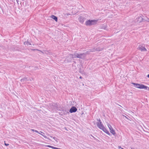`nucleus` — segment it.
Returning a JSON list of instances; mask_svg holds the SVG:
<instances>
[{
    "mask_svg": "<svg viewBox=\"0 0 149 149\" xmlns=\"http://www.w3.org/2000/svg\"><path fill=\"white\" fill-rule=\"evenodd\" d=\"M132 84L135 87L137 88L141 89H144L149 91V87L147 86H145L143 84H137L135 83L132 82Z\"/></svg>",
    "mask_w": 149,
    "mask_h": 149,
    "instance_id": "f257e3e1",
    "label": "nucleus"
},
{
    "mask_svg": "<svg viewBox=\"0 0 149 149\" xmlns=\"http://www.w3.org/2000/svg\"><path fill=\"white\" fill-rule=\"evenodd\" d=\"M98 21V19L96 20H88L86 22L85 24L87 26H90L96 24Z\"/></svg>",
    "mask_w": 149,
    "mask_h": 149,
    "instance_id": "f03ea898",
    "label": "nucleus"
},
{
    "mask_svg": "<svg viewBox=\"0 0 149 149\" xmlns=\"http://www.w3.org/2000/svg\"><path fill=\"white\" fill-rule=\"evenodd\" d=\"M107 125L110 130V132L113 135H115L116 134V132L112 128L111 126L109 123H108Z\"/></svg>",
    "mask_w": 149,
    "mask_h": 149,
    "instance_id": "7ed1b4c3",
    "label": "nucleus"
},
{
    "mask_svg": "<svg viewBox=\"0 0 149 149\" xmlns=\"http://www.w3.org/2000/svg\"><path fill=\"white\" fill-rule=\"evenodd\" d=\"M96 125L97 127L101 130H102L105 127L102 122H97Z\"/></svg>",
    "mask_w": 149,
    "mask_h": 149,
    "instance_id": "20e7f679",
    "label": "nucleus"
},
{
    "mask_svg": "<svg viewBox=\"0 0 149 149\" xmlns=\"http://www.w3.org/2000/svg\"><path fill=\"white\" fill-rule=\"evenodd\" d=\"M77 58L83 59L85 57V54L84 53L81 54L77 53Z\"/></svg>",
    "mask_w": 149,
    "mask_h": 149,
    "instance_id": "39448f33",
    "label": "nucleus"
},
{
    "mask_svg": "<svg viewBox=\"0 0 149 149\" xmlns=\"http://www.w3.org/2000/svg\"><path fill=\"white\" fill-rule=\"evenodd\" d=\"M77 110V109L75 107H72L70 109L69 112L71 113L76 112Z\"/></svg>",
    "mask_w": 149,
    "mask_h": 149,
    "instance_id": "423d86ee",
    "label": "nucleus"
},
{
    "mask_svg": "<svg viewBox=\"0 0 149 149\" xmlns=\"http://www.w3.org/2000/svg\"><path fill=\"white\" fill-rule=\"evenodd\" d=\"M85 19V18L82 16L79 17L78 18L79 22L82 24L84 22Z\"/></svg>",
    "mask_w": 149,
    "mask_h": 149,
    "instance_id": "0eeeda50",
    "label": "nucleus"
},
{
    "mask_svg": "<svg viewBox=\"0 0 149 149\" xmlns=\"http://www.w3.org/2000/svg\"><path fill=\"white\" fill-rule=\"evenodd\" d=\"M138 49L139 50L142 52L147 51L145 47L142 46L139 47L138 48Z\"/></svg>",
    "mask_w": 149,
    "mask_h": 149,
    "instance_id": "6e6552de",
    "label": "nucleus"
},
{
    "mask_svg": "<svg viewBox=\"0 0 149 149\" xmlns=\"http://www.w3.org/2000/svg\"><path fill=\"white\" fill-rule=\"evenodd\" d=\"M136 19H137V21H139L140 22H142L143 20V18L141 16H138Z\"/></svg>",
    "mask_w": 149,
    "mask_h": 149,
    "instance_id": "1a4fd4ad",
    "label": "nucleus"
},
{
    "mask_svg": "<svg viewBox=\"0 0 149 149\" xmlns=\"http://www.w3.org/2000/svg\"><path fill=\"white\" fill-rule=\"evenodd\" d=\"M102 130L108 135H111L110 133L109 132V131L107 130L105 127H104Z\"/></svg>",
    "mask_w": 149,
    "mask_h": 149,
    "instance_id": "9d476101",
    "label": "nucleus"
},
{
    "mask_svg": "<svg viewBox=\"0 0 149 149\" xmlns=\"http://www.w3.org/2000/svg\"><path fill=\"white\" fill-rule=\"evenodd\" d=\"M51 17L56 22H57L58 21L57 17L56 16L54 15H52L51 16Z\"/></svg>",
    "mask_w": 149,
    "mask_h": 149,
    "instance_id": "9b49d317",
    "label": "nucleus"
},
{
    "mask_svg": "<svg viewBox=\"0 0 149 149\" xmlns=\"http://www.w3.org/2000/svg\"><path fill=\"white\" fill-rule=\"evenodd\" d=\"M70 55L71 56L72 58H77V54H70Z\"/></svg>",
    "mask_w": 149,
    "mask_h": 149,
    "instance_id": "f8f14e48",
    "label": "nucleus"
},
{
    "mask_svg": "<svg viewBox=\"0 0 149 149\" xmlns=\"http://www.w3.org/2000/svg\"><path fill=\"white\" fill-rule=\"evenodd\" d=\"M28 79L27 78L24 77L23 79H21L20 81L21 82H24L25 81H28Z\"/></svg>",
    "mask_w": 149,
    "mask_h": 149,
    "instance_id": "ddd939ff",
    "label": "nucleus"
},
{
    "mask_svg": "<svg viewBox=\"0 0 149 149\" xmlns=\"http://www.w3.org/2000/svg\"><path fill=\"white\" fill-rule=\"evenodd\" d=\"M51 137L53 138L57 142H58V139L55 136H52L49 135Z\"/></svg>",
    "mask_w": 149,
    "mask_h": 149,
    "instance_id": "4468645a",
    "label": "nucleus"
},
{
    "mask_svg": "<svg viewBox=\"0 0 149 149\" xmlns=\"http://www.w3.org/2000/svg\"><path fill=\"white\" fill-rule=\"evenodd\" d=\"M25 43L27 45H31V44L30 43L28 42V41H26L25 42Z\"/></svg>",
    "mask_w": 149,
    "mask_h": 149,
    "instance_id": "2eb2a0df",
    "label": "nucleus"
},
{
    "mask_svg": "<svg viewBox=\"0 0 149 149\" xmlns=\"http://www.w3.org/2000/svg\"><path fill=\"white\" fill-rule=\"evenodd\" d=\"M47 147H49V148H52V149H54V148H55L54 147V146H50V145H47Z\"/></svg>",
    "mask_w": 149,
    "mask_h": 149,
    "instance_id": "dca6fc26",
    "label": "nucleus"
},
{
    "mask_svg": "<svg viewBox=\"0 0 149 149\" xmlns=\"http://www.w3.org/2000/svg\"><path fill=\"white\" fill-rule=\"evenodd\" d=\"M42 136L45 138V139H47L48 140H50V139L49 138H48L47 137V136L45 135H42Z\"/></svg>",
    "mask_w": 149,
    "mask_h": 149,
    "instance_id": "f3484780",
    "label": "nucleus"
},
{
    "mask_svg": "<svg viewBox=\"0 0 149 149\" xmlns=\"http://www.w3.org/2000/svg\"><path fill=\"white\" fill-rule=\"evenodd\" d=\"M40 132L42 133H40V134H41L42 136V135H45V133H43V132Z\"/></svg>",
    "mask_w": 149,
    "mask_h": 149,
    "instance_id": "a211bd4d",
    "label": "nucleus"
},
{
    "mask_svg": "<svg viewBox=\"0 0 149 149\" xmlns=\"http://www.w3.org/2000/svg\"><path fill=\"white\" fill-rule=\"evenodd\" d=\"M91 136H92V137L95 140H96V138L94 136H93V135H91Z\"/></svg>",
    "mask_w": 149,
    "mask_h": 149,
    "instance_id": "6ab92c4d",
    "label": "nucleus"
},
{
    "mask_svg": "<svg viewBox=\"0 0 149 149\" xmlns=\"http://www.w3.org/2000/svg\"><path fill=\"white\" fill-rule=\"evenodd\" d=\"M97 121H98L99 122H101V120H100V118L99 119H97Z\"/></svg>",
    "mask_w": 149,
    "mask_h": 149,
    "instance_id": "aec40b11",
    "label": "nucleus"
},
{
    "mask_svg": "<svg viewBox=\"0 0 149 149\" xmlns=\"http://www.w3.org/2000/svg\"><path fill=\"white\" fill-rule=\"evenodd\" d=\"M35 132H36V133H38V134H40V133L39 132L37 131V130H35V131H34Z\"/></svg>",
    "mask_w": 149,
    "mask_h": 149,
    "instance_id": "412c9836",
    "label": "nucleus"
},
{
    "mask_svg": "<svg viewBox=\"0 0 149 149\" xmlns=\"http://www.w3.org/2000/svg\"><path fill=\"white\" fill-rule=\"evenodd\" d=\"M4 144L6 146H8L9 145V144H8L6 143H5Z\"/></svg>",
    "mask_w": 149,
    "mask_h": 149,
    "instance_id": "4be33fe9",
    "label": "nucleus"
},
{
    "mask_svg": "<svg viewBox=\"0 0 149 149\" xmlns=\"http://www.w3.org/2000/svg\"><path fill=\"white\" fill-rule=\"evenodd\" d=\"M145 21H147L148 22H149V19L147 18V20H145Z\"/></svg>",
    "mask_w": 149,
    "mask_h": 149,
    "instance_id": "5701e85b",
    "label": "nucleus"
},
{
    "mask_svg": "<svg viewBox=\"0 0 149 149\" xmlns=\"http://www.w3.org/2000/svg\"><path fill=\"white\" fill-rule=\"evenodd\" d=\"M54 149H60V148L55 147Z\"/></svg>",
    "mask_w": 149,
    "mask_h": 149,
    "instance_id": "b1692460",
    "label": "nucleus"
},
{
    "mask_svg": "<svg viewBox=\"0 0 149 149\" xmlns=\"http://www.w3.org/2000/svg\"><path fill=\"white\" fill-rule=\"evenodd\" d=\"M35 130H34V129H32V130H32V131H33V132H35L34 131H35Z\"/></svg>",
    "mask_w": 149,
    "mask_h": 149,
    "instance_id": "393cba45",
    "label": "nucleus"
},
{
    "mask_svg": "<svg viewBox=\"0 0 149 149\" xmlns=\"http://www.w3.org/2000/svg\"><path fill=\"white\" fill-rule=\"evenodd\" d=\"M80 79H82V77L81 76H80L79 77Z\"/></svg>",
    "mask_w": 149,
    "mask_h": 149,
    "instance_id": "a878e982",
    "label": "nucleus"
},
{
    "mask_svg": "<svg viewBox=\"0 0 149 149\" xmlns=\"http://www.w3.org/2000/svg\"><path fill=\"white\" fill-rule=\"evenodd\" d=\"M118 148L120 149V148H121V147L120 146H118Z\"/></svg>",
    "mask_w": 149,
    "mask_h": 149,
    "instance_id": "bb28decb",
    "label": "nucleus"
},
{
    "mask_svg": "<svg viewBox=\"0 0 149 149\" xmlns=\"http://www.w3.org/2000/svg\"><path fill=\"white\" fill-rule=\"evenodd\" d=\"M147 76L149 78V74H148Z\"/></svg>",
    "mask_w": 149,
    "mask_h": 149,
    "instance_id": "cd10ccee",
    "label": "nucleus"
},
{
    "mask_svg": "<svg viewBox=\"0 0 149 149\" xmlns=\"http://www.w3.org/2000/svg\"><path fill=\"white\" fill-rule=\"evenodd\" d=\"M18 1H18L17 0V2H18Z\"/></svg>",
    "mask_w": 149,
    "mask_h": 149,
    "instance_id": "c85d7f7f",
    "label": "nucleus"
},
{
    "mask_svg": "<svg viewBox=\"0 0 149 149\" xmlns=\"http://www.w3.org/2000/svg\"><path fill=\"white\" fill-rule=\"evenodd\" d=\"M90 138H91V139H93V138H91V137H90Z\"/></svg>",
    "mask_w": 149,
    "mask_h": 149,
    "instance_id": "c756f323",
    "label": "nucleus"
},
{
    "mask_svg": "<svg viewBox=\"0 0 149 149\" xmlns=\"http://www.w3.org/2000/svg\"><path fill=\"white\" fill-rule=\"evenodd\" d=\"M126 118H127V117L125 116Z\"/></svg>",
    "mask_w": 149,
    "mask_h": 149,
    "instance_id": "7c9ffc66",
    "label": "nucleus"
},
{
    "mask_svg": "<svg viewBox=\"0 0 149 149\" xmlns=\"http://www.w3.org/2000/svg\"><path fill=\"white\" fill-rule=\"evenodd\" d=\"M122 148V149H123V148Z\"/></svg>",
    "mask_w": 149,
    "mask_h": 149,
    "instance_id": "2f4dec72",
    "label": "nucleus"
}]
</instances>
